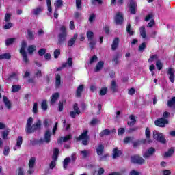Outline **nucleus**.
<instances>
[{
    "label": "nucleus",
    "mask_w": 175,
    "mask_h": 175,
    "mask_svg": "<svg viewBox=\"0 0 175 175\" xmlns=\"http://www.w3.org/2000/svg\"><path fill=\"white\" fill-rule=\"evenodd\" d=\"M147 47V43L143 42L139 46V51L141 53H143L144 51V49Z\"/></svg>",
    "instance_id": "45"
},
{
    "label": "nucleus",
    "mask_w": 175,
    "mask_h": 175,
    "mask_svg": "<svg viewBox=\"0 0 175 175\" xmlns=\"http://www.w3.org/2000/svg\"><path fill=\"white\" fill-rule=\"evenodd\" d=\"M55 5H56L55 8H61V6H62V0H56V3H55Z\"/></svg>",
    "instance_id": "61"
},
{
    "label": "nucleus",
    "mask_w": 175,
    "mask_h": 175,
    "mask_svg": "<svg viewBox=\"0 0 175 175\" xmlns=\"http://www.w3.org/2000/svg\"><path fill=\"white\" fill-rule=\"evenodd\" d=\"M60 31L61 33L57 36V46H62L66 42V37L68 36V32H66L65 26H62L60 28Z\"/></svg>",
    "instance_id": "2"
},
{
    "label": "nucleus",
    "mask_w": 175,
    "mask_h": 175,
    "mask_svg": "<svg viewBox=\"0 0 175 175\" xmlns=\"http://www.w3.org/2000/svg\"><path fill=\"white\" fill-rule=\"evenodd\" d=\"M55 85L56 88H59L61 86V75H59V74L55 76Z\"/></svg>",
    "instance_id": "22"
},
{
    "label": "nucleus",
    "mask_w": 175,
    "mask_h": 175,
    "mask_svg": "<svg viewBox=\"0 0 175 175\" xmlns=\"http://www.w3.org/2000/svg\"><path fill=\"white\" fill-rule=\"evenodd\" d=\"M51 133L50 132V131H46L45 132L44 134V138H41L40 139H38V144H43V143H50V140H51Z\"/></svg>",
    "instance_id": "7"
},
{
    "label": "nucleus",
    "mask_w": 175,
    "mask_h": 175,
    "mask_svg": "<svg viewBox=\"0 0 175 175\" xmlns=\"http://www.w3.org/2000/svg\"><path fill=\"white\" fill-rule=\"evenodd\" d=\"M96 151L97 155L101 157L102 155H103V152L105 151V146L102 144H99L96 148Z\"/></svg>",
    "instance_id": "13"
},
{
    "label": "nucleus",
    "mask_w": 175,
    "mask_h": 175,
    "mask_svg": "<svg viewBox=\"0 0 175 175\" xmlns=\"http://www.w3.org/2000/svg\"><path fill=\"white\" fill-rule=\"evenodd\" d=\"M72 65H73V59L72 57H69L67 62L62 64V68H66V66L72 68Z\"/></svg>",
    "instance_id": "23"
},
{
    "label": "nucleus",
    "mask_w": 175,
    "mask_h": 175,
    "mask_svg": "<svg viewBox=\"0 0 175 175\" xmlns=\"http://www.w3.org/2000/svg\"><path fill=\"white\" fill-rule=\"evenodd\" d=\"M89 47L91 50H94L95 49V46H96V40H89Z\"/></svg>",
    "instance_id": "31"
},
{
    "label": "nucleus",
    "mask_w": 175,
    "mask_h": 175,
    "mask_svg": "<svg viewBox=\"0 0 175 175\" xmlns=\"http://www.w3.org/2000/svg\"><path fill=\"white\" fill-rule=\"evenodd\" d=\"M72 135H66L64 137H61L60 138L58 139L57 143H58V144L65 143V142H68V141L70 140V139H72Z\"/></svg>",
    "instance_id": "12"
},
{
    "label": "nucleus",
    "mask_w": 175,
    "mask_h": 175,
    "mask_svg": "<svg viewBox=\"0 0 175 175\" xmlns=\"http://www.w3.org/2000/svg\"><path fill=\"white\" fill-rule=\"evenodd\" d=\"M110 90L113 94L118 91V86L117 85V82H116L114 80L111 81V82Z\"/></svg>",
    "instance_id": "14"
},
{
    "label": "nucleus",
    "mask_w": 175,
    "mask_h": 175,
    "mask_svg": "<svg viewBox=\"0 0 175 175\" xmlns=\"http://www.w3.org/2000/svg\"><path fill=\"white\" fill-rule=\"evenodd\" d=\"M129 119L131 120V121L127 122L129 126H133V125H135V124H136V118H135V116L130 115Z\"/></svg>",
    "instance_id": "25"
},
{
    "label": "nucleus",
    "mask_w": 175,
    "mask_h": 175,
    "mask_svg": "<svg viewBox=\"0 0 175 175\" xmlns=\"http://www.w3.org/2000/svg\"><path fill=\"white\" fill-rule=\"evenodd\" d=\"M139 32H140V35H141L142 38H143V39H146V38L147 37V32L146 31V27H144V26L140 27Z\"/></svg>",
    "instance_id": "24"
},
{
    "label": "nucleus",
    "mask_w": 175,
    "mask_h": 175,
    "mask_svg": "<svg viewBox=\"0 0 175 175\" xmlns=\"http://www.w3.org/2000/svg\"><path fill=\"white\" fill-rule=\"evenodd\" d=\"M21 144H23V137L18 136L17 139H16V147L18 148H21Z\"/></svg>",
    "instance_id": "37"
},
{
    "label": "nucleus",
    "mask_w": 175,
    "mask_h": 175,
    "mask_svg": "<svg viewBox=\"0 0 175 175\" xmlns=\"http://www.w3.org/2000/svg\"><path fill=\"white\" fill-rule=\"evenodd\" d=\"M99 124V120L98 119H93L90 122V125L92 126H95V125H98Z\"/></svg>",
    "instance_id": "50"
},
{
    "label": "nucleus",
    "mask_w": 175,
    "mask_h": 175,
    "mask_svg": "<svg viewBox=\"0 0 175 175\" xmlns=\"http://www.w3.org/2000/svg\"><path fill=\"white\" fill-rule=\"evenodd\" d=\"M61 54V51H59V49H56L54 51V58H58V57H59Z\"/></svg>",
    "instance_id": "58"
},
{
    "label": "nucleus",
    "mask_w": 175,
    "mask_h": 175,
    "mask_svg": "<svg viewBox=\"0 0 175 175\" xmlns=\"http://www.w3.org/2000/svg\"><path fill=\"white\" fill-rule=\"evenodd\" d=\"M46 5L48 8V12L51 13V12H53V9L51 8V0H46Z\"/></svg>",
    "instance_id": "49"
},
{
    "label": "nucleus",
    "mask_w": 175,
    "mask_h": 175,
    "mask_svg": "<svg viewBox=\"0 0 175 175\" xmlns=\"http://www.w3.org/2000/svg\"><path fill=\"white\" fill-rule=\"evenodd\" d=\"M88 40H94V32L90 31L87 32Z\"/></svg>",
    "instance_id": "44"
},
{
    "label": "nucleus",
    "mask_w": 175,
    "mask_h": 175,
    "mask_svg": "<svg viewBox=\"0 0 175 175\" xmlns=\"http://www.w3.org/2000/svg\"><path fill=\"white\" fill-rule=\"evenodd\" d=\"M130 175H140V172L136 171V170H132L130 172Z\"/></svg>",
    "instance_id": "64"
},
{
    "label": "nucleus",
    "mask_w": 175,
    "mask_h": 175,
    "mask_svg": "<svg viewBox=\"0 0 175 175\" xmlns=\"http://www.w3.org/2000/svg\"><path fill=\"white\" fill-rule=\"evenodd\" d=\"M25 49H27V42L25 40H23L21 42V48L20 49V53L21 54L24 62L25 64H28V55H27V52L25 51Z\"/></svg>",
    "instance_id": "3"
},
{
    "label": "nucleus",
    "mask_w": 175,
    "mask_h": 175,
    "mask_svg": "<svg viewBox=\"0 0 175 175\" xmlns=\"http://www.w3.org/2000/svg\"><path fill=\"white\" fill-rule=\"evenodd\" d=\"M167 106H169V107H172V106L175 107V97H172L171 100L167 101Z\"/></svg>",
    "instance_id": "43"
},
{
    "label": "nucleus",
    "mask_w": 175,
    "mask_h": 175,
    "mask_svg": "<svg viewBox=\"0 0 175 175\" xmlns=\"http://www.w3.org/2000/svg\"><path fill=\"white\" fill-rule=\"evenodd\" d=\"M145 135H146V139H149L150 138V129L148 127H147L146 129Z\"/></svg>",
    "instance_id": "62"
},
{
    "label": "nucleus",
    "mask_w": 175,
    "mask_h": 175,
    "mask_svg": "<svg viewBox=\"0 0 175 175\" xmlns=\"http://www.w3.org/2000/svg\"><path fill=\"white\" fill-rule=\"evenodd\" d=\"M167 75L169 76V80L171 81V83H174L175 75H174V69H173V68H168Z\"/></svg>",
    "instance_id": "11"
},
{
    "label": "nucleus",
    "mask_w": 175,
    "mask_h": 175,
    "mask_svg": "<svg viewBox=\"0 0 175 175\" xmlns=\"http://www.w3.org/2000/svg\"><path fill=\"white\" fill-rule=\"evenodd\" d=\"M36 50V46L30 45L28 46L27 51L29 54H33V52Z\"/></svg>",
    "instance_id": "38"
},
{
    "label": "nucleus",
    "mask_w": 175,
    "mask_h": 175,
    "mask_svg": "<svg viewBox=\"0 0 175 175\" xmlns=\"http://www.w3.org/2000/svg\"><path fill=\"white\" fill-rule=\"evenodd\" d=\"M12 55L10 53H3L0 55V61L2 59H10Z\"/></svg>",
    "instance_id": "28"
},
{
    "label": "nucleus",
    "mask_w": 175,
    "mask_h": 175,
    "mask_svg": "<svg viewBox=\"0 0 175 175\" xmlns=\"http://www.w3.org/2000/svg\"><path fill=\"white\" fill-rule=\"evenodd\" d=\"M13 79H14L15 81H18V75H17V73L13 72L12 74L10 75L7 80L12 81Z\"/></svg>",
    "instance_id": "27"
},
{
    "label": "nucleus",
    "mask_w": 175,
    "mask_h": 175,
    "mask_svg": "<svg viewBox=\"0 0 175 175\" xmlns=\"http://www.w3.org/2000/svg\"><path fill=\"white\" fill-rule=\"evenodd\" d=\"M118 58H120V55L116 54L113 59V62H115V65H118L120 64V62L118 61Z\"/></svg>",
    "instance_id": "51"
},
{
    "label": "nucleus",
    "mask_w": 175,
    "mask_h": 175,
    "mask_svg": "<svg viewBox=\"0 0 175 175\" xmlns=\"http://www.w3.org/2000/svg\"><path fill=\"white\" fill-rule=\"evenodd\" d=\"M57 159H52V161H51V163L49 164V168L50 169H54L55 166L57 165Z\"/></svg>",
    "instance_id": "42"
},
{
    "label": "nucleus",
    "mask_w": 175,
    "mask_h": 175,
    "mask_svg": "<svg viewBox=\"0 0 175 175\" xmlns=\"http://www.w3.org/2000/svg\"><path fill=\"white\" fill-rule=\"evenodd\" d=\"M131 162L137 165H144L146 160L139 156H134L131 157Z\"/></svg>",
    "instance_id": "9"
},
{
    "label": "nucleus",
    "mask_w": 175,
    "mask_h": 175,
    "mask_svg": "<svg viewBox=\"0 0 175 175\" xmlns=\"http://www.w3.org/2000/svg\"><path fill=\"white\" fill-rule=\"evenodd\" d=\"M114 21L116 25H121L124 23V15H122V13L118 12L114 16Z\"/></svg>",
    "instance_id": "8"
},
{
    "label": "nucleus",
    "mask_w": 175,
    "mask_h": 175,
    "mask_svg": "<svg viewBox=\"0 0 175 175\" xmlns=\"http://www.w3.org/2000/svg\"><path fill=\"white\" fill-rule=\"evenodd\" d=\"M104 65H105V63L103 61L98 62L94 68V72H100V70H102V69L103 68Z\"/></svg>",
    "instance_id": "19"
},
{
    "label": "nucleus",
    "mask_w": 175,
    "mask_h": 175,
    "mask_svg": "<svg viewBox=\"0 0 175 175\" xmlns=\"http://www.w3.org/2000/svg\"><path fill=\"white\" fill-rule=\"evenodd\" d=\"M126 32L127 33H129L131 36L135 35V31H133V29L131 26V23H127Z\"/></svg>",
    "instance_id": "30"
},
{
    "label": "nucleus",
    "mask_w": 175,
    "mask_h": 175,
    "mask_svg": "<svg viewBox=\"0 0 175 175\" xmlns=\"http://www.w3.org/2000/svg\"><path fill=\"white\" fill-rule=\"evenodd\" d=\"M27 39L29 40H33L35 39V36L33 35V32L31 30H27Z\"/></svg>",
    "instance_id": "36"
},
{
    "label": "nucleus",
    "mask_w": 175,
    "mask_h": 175,
    "mask_svg": "<svg viewBox=\"0 0 175 175\" xmlns=\"http://www.w3.org/2000/svg\"><path fill=\"white\" fill-rule=\"evenodd\" d=\"M77 140H81L83 146H88V141L90 140V136H88V131H84L82 134L77 138Z\"/></svg>",
    "instance_id": "4"
},
{
    "label": "nucleus",
    "mask_w": 175,
    "mask_h": 175,
    "mask_svg": "<svg viewBox=\"0 0 175 175\" xmlns=\"http://www.w3.org/2000/svg\"><path fill=\"white\" fill-rule=\"evenodd\" d=\"M70 163V157H66L63 161L64 169H68V165Z\"/></svg>",
    "instance_id": "29"
},
{
    "label": "nucleus",
    "mask_w": 175,
    "mask_h": 175,
    "mask_svg": "<svg viewBox=\"0 0 175 175\" xmlns=\"http://www.w3.org/2000/svg\"><path fill=\"white\" fill-rule=\"evenodd\" d=\"M174 153V150L170 149L167 152H166L164 154V158H169L170 157L171 155H173Z\"/></svg>",
    "instance_id": "40"
},
{
    "label": "nucleus",
    "mask_w": 175,
    "mask_h": 175,
    "mask_svg": "<svg viewBox=\"0 0 175 175\" xmlns=\"http://www.w3.org/2000/svg\"><path fill=\"white\" fill-rule=\"evenodd\" d=\"M111 133V131L109 129H105L102 131L100 133V137H103V136H109Z\"/></svg>",
    "instance_id": "32"
},
{
    "label": "nucleus",
    "mask_w": 175,
    "mask_h": 175,
    "mask_svg": "<svg viewBox=\"0 0 175 175\" xmlns=\"http://www.w3.org/2000/svg\"><path fill=\"white\" fill-rule=\"evenodd\" d=\"M153 137L155 140H157V142L162 143V144H166V139H165V136L157 131L154 130L153 131Z\"/></svg>",
    "instance_id": "5"
},
{
    "label": "nucleus",
    "mask_w": 175,
    "mask_h": 175,
    "mask_svg": "<svg viewBox=\"0 0 175 175\" xmlns=\"http://www.w3.org/2000/svg\"><path fill=\"white\" fill-rule=\"evenodd\" d=\"M122 154V152L118 150V148H114L113 150L112 157L113 159H116V158H118V157H121Z\"/></svg>",
    "instance_id": "15"
},
{
    "label": "nucleus",
    "mask_w": 175,
    "mask_h": 175,
    "mask_svg": "<svg viewBox=\"0 0 175 175\" xmlns=\"http://www.w3.org/2000/svg\"><path fill=\"white\" fill-rule=\"evenodd\" d=\"M96 61H98V56L94 55L90 59L89 64H94V62H96Z\"/></svg>",
    "instance_id": "57"
},
{
    "label": "nucleus",
    "mask_w": 175,
    "mask_h": 175,
    "mask_svg": "<svg viewBox=\"0 0 175 175\" xmlns=\"http://www.w3.org/2000/svg\"><path fill=\"white\" fill-rule=\"evenodd\" d=\"M44 54H46V49L42 48L38 51V55H40V57H43Z\"/></svg>",
    "instance_id": "54"
},
{
    "label": "nucleus",
    "mask_w": 175,
    "mask_h": 175,
    "mask_svg": "<svg viewBox=\"0 0 175 175\" xmlns=\"http://www.w3.org/2000/svg\"><path fill=\"white\" fill-rule=\"evenodd\" d=\"M33 118L30 117L27 119L26 126H25V132L29 135L31 133H34L36 131H40L42 129V121L40 120H38L37 122L34 123L33 124Z\"/></svg>",
    "instance_id": "1"
},
{
    "label": "nucleus",
    "mask_w": 175,
    "mask_h": 175,
    "mask_svg": "<svg viewBox=\"0 0 175 175\" xmlns=\"http://www.w3.org/2000/svg\"><path fill=\"white\" fill-rule=\"evenodd\" d=\"M137 5L135 0H130L129 9L131 14H136V8Z\"/></svg>",
    "instance_id": "10"
},
{
    "label": "nucleus",
    "mask_w": 175,
    "mask_h": 175,
    "mask_svg": "<svg viewBox=\"0 0 175 175\" xmlns=\"http://www.w3.org/2000/svg\"><path fill=\"white\" fill-rule=\"evenodd\" d=\"M156 66L158 68L159 70H161L162 69V62H161V60H157L156 62Z\"/></svg>",
    "instance_id": "55"
},
{
    "label": "nucleus",
    "mask_w": 175,
    "mask_h": 175,
    "mask_svg": "<svg viewBox=\"0 0 175 175\" xmlns=\"http://www.w3.org/2000/svg\"><path fill=\"white\" fill-rule=\"evenodd\" d=\"M19 90H21V86L19 85H13L12 86V92L13 93L18 92Z\"/></svg>",
    "instance_id": "35"
},
{
    "label": "nucleus",
    "mask_w": 175,
    "mask_h": 175,
    "mask_svg": "<svg viewBox=\"0 0 175 175\" xmlns=\"http://www.w3.org/2000/svg\"><path fill=\"white\" fill-rule=\"evenodd\" d=\"M42 12H43V7L38 6L33 9V10L31 11V14H33V16H39V14H40Z\"/></svg>",
    "instance_id": "16"
},
{
    "label": "nucleus",
    "mask_w": 175,
    "mask_h": 175,
    "mask_svg": "<svg viewBox=\"0 0 175 175\" xmlns=\"http://www.w3.org/2000/svg\"><path fill=\"white\" fill-rule=\"evenodd\" d=\"M150 155H153L154 152H155V148H150L147 150V151Z\"/></svg>",
    "instance_id": "63"
},
{
    "label": "nucleus",
    "mask_w": 175,
    "mask_h": 175,
    "mask_svg": "<svg viewBox=\"0 0 175 175\" xmlns=\"http://www.w3.org/2000/svg\"><path fill=\"white\" fill-rule=\"evenodd\" d=\"M12 27H13V24L12 23H8L4 25L3 28L4 29H10Z\"/></svg>",
    "instance_id": "59"
},
{
    "label": "nucleus",
    "mask_w": 175,
    "mask_h": 175,
    "mask_svg": "<svg viewBox=\"0 0 175 175\" xmlns=\"http://www.w3.org/2000/svg\"><path fill=\"white\" fill-rule=\"evenodd\" d=\"M3 102L5 104V107H7L8 110H10V109H12V103H10V100H9V98L6 97V96H3Z\"/></svg>",
    "instance_id": "17"
},
{
    "label": "nucleus",
    "mask_w": 175,
    "mask_h": 175,
    "mask_svg": "<svg viewBox=\"0 0 175 175\" xmlns=\"http://www.w3.org/2000/svg\"><path fill=\"white\" fill-rule=\"evenodd\" d=\"M9 132H10V131H9V129L2 132V137L4 140H6V139H8Z\"/></svg>",
    "instance_id": "46"
},
{
    "label": "nucleus",
    "mask_w": 175,
    "mask_h": 175,
    "mask_svg": "<svg viewBox=\"0 0 175 175\" xmlns=\"http://www.w3.org/2000/svg\"><path fill=\"white\" fill-rule=\"evenodd\" d=\"M14 40H16V38H8L5 40V46H9L12 45L13 43H14Z\"/></svg>",
    "instance_id": "39"
},
{
    "label": "nucleus",
    "mask_w": 175,
    "mask_h": 175,
    "mask_svg": "<svg viewBox=\"0 0 175 175\" xmlns=\"http://www.w3.org/2000/svg\"><path fill=\"white\" fill-rule=\"evenodd\" d=\"M154 124L157 126H159L160 128H165V126L169 124V120L163 118H160L154 122Z\"/></svg>",
    "instance_id": "6"
},
{
    "label": "nucleus",
    "mask_w": 175,
    "mask_h": 175,
    "mask_svg": "<svg viewBox=\"0 0 175 175\" xmlns=\"http://www.w3.org/2000/svg\"><path fill=\"white\" fill-rule=\"evenodd\" d=\"M41 107L42 110L46 111L47 110V101L46 100H44L41 104Z\"/></svg>",
    "instance_id": "48"
},
{
    "label": "nucleus",
    "mask_w": 175,
    "mask_h": 175,
    "mask_svg": "<svg viewBox=\"0 0 175 175\" xmlns=\"http://www.w3.org/2000/svg\"><path fill=\"white\" fill-rule=\"evenodd\" d=\"M12 18V14L6 13L5 15L4 21L5 23H9L10 21V18Z\"/></svg>",
    "instance_id": "47"
},
{
    "label": "nucleus",
    "mask_w": 175,
    "mask_h": 175,
    "mask_svg": "<svg viewBox=\"0 0 175 175\" xmlns=\"http://www.w3.org/2000/svg\"><path fill=\"white\" fill-rule=\"evenodd\" d=\"M119 43H120V38H118V37L115 38L112 42L111 49L113 51L116 50L117 47H118Z\"/></svg>",
    "instance_id": "21"
},
{
    "label": "nucleus",
    "mask_w": 175,
    "mask_h": 175,
    "mask_svg": "<svg viewBox=\"0 0 175 175\" xmlns=\"http://www.w3.org/2000/svg\"><path fill=\"white\" fill-rule=\"evenodd\" d=\"M74 111H75L76 113L78 115L80 114V111L79 110V105L77 103L74 105Z\"/></svg>",
    "instance_id": "60"
},
{
    "label": "nucleus",
    "mask_w": 175,
    "mask_h": 175,
    "mask_svg": "<svg viewBox=\"0 0 175 175\" xmlns=\"http://www.w3.org/2000/svg\"><path fill=\"white\" fill-rule=\"evenodd\" d=\"M158 59V55H153L148 59V62H152V61H157Z\"/></svg>",
    "instance_id": "52"
},
{
    "label": "nucleus",
    "mask_w": 175,
    "mask_h": 175,
    "mask_svg": "<svg viewBox=\"0 0 175 175\" xmlns=\"http://www.w3.org/2000/svg\"><path fill=\"white\" fill-rule=\"evenodd\" d=\"M59 98V93H55L52 95L51 99V105H54L55 102H57V100Z\"/></svg>",
    "instance_id": "26"
},
{
    "label": "nucleus",
    "mask_w": 175,
    "mask_h": 175,
    "mask_svg": "<svg viewBox=\"0 0 175 175\" xmlns=\"http://www.w3.org/2000/svg\"><path fill=\"white\" fill-rule=\"evenodd\" d=\"M78 36H78L77 34H74L73 37L71 38L68 40L67 44H68V46L69 47H72V46H73V44H75V43H76V40H77Z\"/></svg>",
    "instance_id": "20"
},
{
    "label": "nucleus",
    "mask_w": 175,
    "mask_h": 175,
    "mask_svg": "<svg viewBox=\"0 0 175 175\" xmlns=\"http://www.w3.org/2000/svg\"><path fill=\"white\" fill-rule=\"evenodd\" d=\"M59 153V150L58 148H55L54 149L53 155L52 157V159H58V154Z\"/></svg>",
    "instance_id": "41"
},
{
    "label": "nucleus",
    "mask_w": 175,
    "mask_h": 175,
    "mask_svg": "<svg viewBox=\"0 0 175 175\" xmlns=\"http://www.w3.org/2000/svg\"><path fill=\"white\" fill-rule=\"evenodd\" d=\"M33 113L34 114H38V103H34V104H33Z\"/></svg>",
    "instance_id": "56"
},
{
    "label": "nucleus",
    "mask_w": 175,
    "mask_h": 175,
    "mask_svg": "<svg viewBox=\"0 0 175 175\" xmlns=\"http://www.w3.org/2000/svg\"><path fill=\"white\" fill-rule=\"evenodd\" d=\"M106 94H107V88H102L100 90V95H101V96H103V95H106Z\"/></svg>",
    "instance_id": "53"
},
{
    "label": "nucleus",
    "mask_w": 175,
    "mask_h": 175,
    "mask_svg": "<svg viewBox=\"0 0 175 175\" xmlns=\"http://www.w3.org/2000/svg\"><path fill=\"white\" fill-rule=\"evenodd\" d=\"M35 162H36V159L35 157H31L29 161V167H35Z\"/></svg>",
    "instance_id": "33"
},
{
    "label": "nucleus",
    "mask_w": 175,
    "mask_h": 175,
    "mask_svg": "<svg viewBox=\"0 0 175 175\" xmlns=\"http://www.w3.org/2000/svg\"><path fill=\"white\" fill-rule=\"evenodd\" d=\"M81 155H82L83 158H87V157L90 156V154H91L90 150H81L80 151Z\"/></svg>",
    "instance_id": "34"
},
{
    "label": "nucleus",
    "mask_w": 175,
    "mask_h": 175,
    "mask_svg": "<svg viewBox=\"0 0 175 175\" xmlns=\"http://www.w3.org/2000/svg\"><path fill=\"white\" fill-rule=\"evenodd\" d=\"M84 91V85H80L77 87L76 90V96L77 98H80L81 96V92Z\"/></svg>",
    "instance_id": "18"
}]
</instances>
